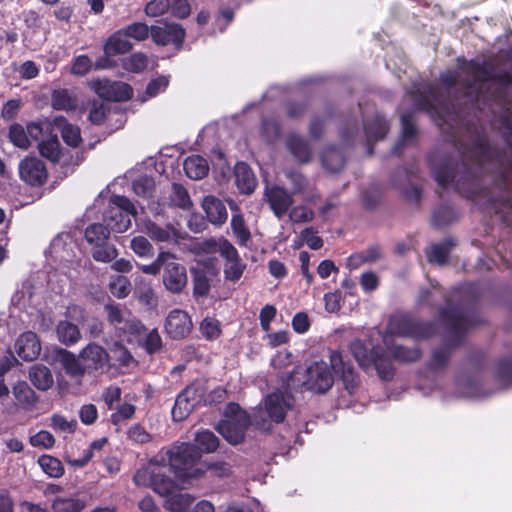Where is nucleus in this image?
Masks as SVG:
<instances>
[{
    "instance_id": "obj_1",
    "label": "nucleus",
    "mask_w": 512,
    "mask_h": 512,
    "mask_svg": "<svg viewBox=\"0 0 512 512\" xmlns=\"http://www.w3.org/2000/svg\"><path fill=\"white\" fill-rule=\"evenodd\" d=\"M476 154L475 170L462 162L463 172L457 176L455 165L450 159L441 162L434 170V178L442 189H446L455 180V189L464 198L476 201L488 195V190L479 186V171L483 163L497 161L502 163L504 151L492 146L485 135H478L472 141Z\"/></svg>"
},
{
    "instance_id": "obj_2",
    "label": "nucleus",
    "mask_w": 512,
    "mask_h": 512,
    "mask_svg": "<svg viewBox=\"0 0 512 512\" xmlns=\"http://www.w3.org/2000/svg\"><path fill=\"white\" fill-rule=\"evenodd\" d=\"M383 342L384 345L375 343L372 339H356L350 344V351L358 365L364 371L375 369L382 381L389 382L396 374L392 359L399 363H414L422 356V351L417 346L409 348L404 345H391L387 335H384Z\"/></svg>"
},
{
    "instance_id": "obj_3",
    "label": "nucleus",
    "mask_w": 512,
    "mask_h": 512,
    "mask_svg": "<svg viewBox=\"0 0 512 512\" xmlns=\"http://www.w3.org/2000/svg\"><path fill=\"white\" fill-rule=\"evenodd\" d=\"M444 307L439 308V318L444 323L448 336L446 344L442 348L433 351L430 369L433 371L444 368L452 355V350L459 347L466 336L467 331L473 326V321L463 315L460 309L452 305L451 297L443 294Z\"/></svg>"
},
{
    "instance_id": "obj_4",
    "label": "nucleus",
    "mask_w": 512,
    "mask_h": 512,
    "mask_svg": "<svg viewBox=\"0 0 512 512\" xmlns=\"http://www.w3.org/2000/svg\"><path fill=\"white\" fill-rule=\"evenodd\" d=\"M140 269L143 273L153 276L163 270V285L173 294L183 292L188 283L186 267L177 261L174 254L168 251L160 252L152 263L143 265Z\"/></svg>"
},
{
    "instance_id": "obj_5",
    "label": "nucleus",
    "mask_w": 512,
    "mask_h": 512,
    "mask_svg": "<svg viewBox=\"0 0 512 512\" xmlns=\"http://www.w3.org/2000/svg\"><path fill=\"white\" fill-rule=\"evenodd\" d=\"M438 326L435 321L422 320L409 313H399L390 316L385 335L410 338L414 340L430 339L437 334Z\"/></svg>"
},
{
    "instance_id": "obj_6",
    "label": "nucleus",
    "mask_w": 512,
    "mask_h": 512,
    "mask_svg": "<svg viewBox=\"0 0 512 512\" xmlns=\"http://www.w3.org/2000/svg\"><path fill=\"white\" fill-rule=\"evenodd\" d=\"M294 397L288 392L276 390L264 398V411L254 415V425L263 431L271 430V422L282 423L293 408Z\"/></svg>"
},
{
    "instance_id": "obj_7",
    "label": "nucleus",
    "mask_w": 512,
    "mask_h": 512,
    "mask_svg": "<svg viewBox=\"0 0 512 512\" xmlns=\"http://www.w3.org/2000/svg\"><path fill=\"white\" fill-rule=\"evenodd\" d=\"M224 416L225 418L217 425V431L232 445L242 443L251 425L249 414L238 403L230 402L226 406Z\"/></svg>"
},
{
    "instance_id": "obj_8",
    "label": "nucleus",
    "mask_w": 512,
    "mask_h": 512,
    "mask_svg": "<svg viewBox=\"0 0 512 512\" xmlns=\"http://www.w3.org/2000/svg\"><path fill=\"white\" fill-rule=\"evenodd\" d=\"M110 228L102 223H92L85 228L84 238L92 246V258L97 262L110 263L118 256V250L110 244Z\"/></svg>"
},
{
    "instance_id": "obj_9",
    "label": "nucleus",
    "mask_w": 512,
    "mask_h": 512,
    "mask_svg": "<svg viewBox=\"0 0 512 512\" xmlns=\"http://www.w3.org/2000/svg\"><path fill=\"white\" fill-rule=\"evenodd\" d=\"M333 372L331 363L314 361L305 370L302 386L315 394H325L334 384Z\"/></svg>"
},
{
    "instance_id": "obj_10",
    "label": "nucleus",
    "mask_w": 512,
    "mask_h": 512,
    "mask_svg": "<svg viewBox=\"0 0 512 512\" xmlns=\"http://www.w3.org/2000/svg\"><path fill=\"white\" fill-rule=\"evenodd\" d=\"M466 72L474 82H493L503 88L512 86V74L507 70L496 71L493 63L471 59L466 63Z\"/></svg>"
},
{
    "instance_id": "obj_11",
    "label": "nucleus",
    "mask_w": 512,
    "mask_h": 512,
    "mask_svg": "<svg viewBox=\"0 0 512 512\" xmlns=\"http://www.w3.org/2000/svg\"><path fill=\"white\" fill-rule=\"evenodd\" d=\"M201 458L199 449L191 443H181L173 446L164 452L162 461H168L169 470H173L176 474L186 476V471L196 464Z\"/></svg>"
},
{
    "instance_id": "obj_12",
    "label": "nucleus",
    "mask_w": 512,
    "mask_h": 512,
    "mask_svg": "<svg viewBox=\"0 0 512 512\" xmlns=\"http://www.w3.org/2000/svg\"><path fill=\"white\" fill-rule=\"evenodd\" d=\"M150 36L156 45H172L179 51L183 47L186 30L182 24L165 21L163 25H152L150 27Z\"/></svg>"
},
{
    "instance_id": "obj_13",
    "label": "nucleus",
    "mask_w": 512,
    "mask_h": 512,
    "mask_svg": "<svg viewBox=\"0 0 512 512\" xmlns=\"http://www.w3.org/2000/svg\"><path fill=\"white\" fill-rule=\"evenodd\" d=\"M494 184L502 190L500 197L489 199L494 212L496 214L504 211L512 213V157L507 160L503 170L495 178Z\"/></svg>"
},
{
    "instance_id": "obj_14",
    "label": "nucleus",
    "mask_w": 512,
    "mask_h": 512,
    "mask_svg": "<svg viewBox=\"0 0 512 512\" xmlns=\"http://www.w3.org/2000/svg\"><path fill=\"white\" fill-rule=\"evenodd\" d=\"M92 87L101 99L109 102H123L133 97V88L128 83L121 81L96 80Z\"/></svg>"
},
{
    "instance_id": "obj_15",
    "label": "nucleus",
    "mask_w": 512,
    "mask_h": 512,
    "mask_svg": "<svg viewBox=\"0 0 512 512\" xmlns=\"http://www.w3.org/2000/svg\"><path fill=\"white\" fill-rule=\"evenodd\" d=\"M195 299L208 297L213 277L218 276L219 270L212 264L204 262L190 269Z\"/></svg>"
},
{
    "instance_id": "obj_16",
    "label": "nucleus",
    "mask_w": 512,
    "mask_h": 512,
    "mask_svg": "<svg viewBox=\"0 0 512 512\" xmlns=\"http://www.w3.org/2000/svg\"><path fill=\"white\" fill-rule=\"evenodd\" d=\"M193 329V323L189 314L181 309L171 310L164 323V332L171 340L187 338Z\"/></svg>"
},
{
    "instance_id": "obj_17",
    "label": "nucleus",
    "mask_w": 512,
    "mask_h": 512,
    "mask_svg": "<svg viewBox=\"0 0 512 512\" xmlns=\"http://www.w3.org/2000/svg\"><path fill=\"white\" fill-rule=\"evenodd\" d=\"M20 178L30 186L40 187L48 178L45 163L36 156H26L19 163Z\"/></svg>"
},
{
    "instance_id": "obj_18",
    "label": "nucleus",
    "mask_w": 512,
    "mask_h": 512,
    "mask_svg": "<svg viewBox=\"0 0 512 512\" xmlns=\"http://www.w3.org/2000/svg\"><path fill=\"white\" fill-rule=\"evenodd\" d=\"M220 255L226 260L223 269L225 280L233 283L238 282L246 269V264L229 240L223 239Z\"/></svg>"
},
{
    "instance_id": "obj_19",
    "label": "nucleus",
    "mask_w": 512,
    "mask_h": 512,
    "mask_svg": "<svg viewBox=\"0 0 512 512\" xmlns=\"http://www.w3.org/2000/svg\"><path fill=\"white\" fill-rule=\"evenodd\" d=\"M329 360L331 367L336 374L341 375L345 390L350 394H354L359 386L360 379L358 373L355 371L354 366L350 362H346L338 350H330Z\"/></svg>"
},
{
    "instance_id": "obj_20",
    "label": "nucleus",
    "mask_w": 512,
    "mask_h": 512,
    "mask_svg": "<svg viewBox=\"0 0 512 512\" xmlns=\"http://www.w3.org/2000/svg\"><path fill=\"white\" fill-rule=\"evenodd\" d=\"M79 358L85 373H92L103 370L107 366L109 354L102 346L96 343H89L81 350Z\"/></svg>"
},
{
    "instance_id": "obj_21",
    "label": "nucleus",
    "mask_w": 512,
    "mask_h": 512,
    "mask_svg": "<svg viewBox=\"0 0 512 512\" xmlns=\"http://www.w3.org/2000/svg\"><path fill=\"white\" fill-rule=\"evenodd\" d=\"M265 197L270 209L279 219L289 211L294 203L292 194L278 185L266 187Z\"/></svg>"
},
{
    "instance_id": "obj_22",
    "label": "nucleus",
    "mask_w": 512,
    "mask_h": 512,
    "mask_svg": "<svg viewBox=\"0 0 512 512\" xmlns=\"http://www.w3.org/2000/svg\"><path fill=\"white\" fill-rule=\"evenodd\" d=\"M15 351L24 361H33L41 353V343L36 333L27 331L22 333L15 342Z\"/></svg>"
},
{
    "instance_id": "obj_23",
    "label": "nucleus",
    "mask_w": 512,
    "mask_h": 512,
    "mask_svg": "<svg viewBox=\"0 0 512 512\" xmlns=\"http://www.w3.org/2000/svg\"><path fill=\"white\" fill-rule=\"evenodd\" d=\"M206 219L215 226L223 225L228 219V212L224 202L213 195H207L203 198L201 204Z\"/></svg>"
},
{
    "instance_id": "obj_24",
    "label": "nucleus",
    "mask_w": 512,
    "mask_h": 512,
    "mask_svg": "<svg viewBox=\"0 0 512 512\" xmlns=\"http://www.w3.org/2000/svg\"><path fill=\"white\" fill-rule=\"evenodd\" d=\"M236 186L241 194L250 195L257 186V179L246 162H237L234 167Z\"/></svg>"
},
{
    "instance_id": "obj_25",
    "label": "nucleus",
    "mask_w": 512,
    "mask_h": 512,
    "mask_svg": "<svg viewBox=\"0 0 512 512\" xmlns=\"http://www.w3.org/2000/svg\"><path fill=\"white\" fill-rule=\"evenodd\" d=\"M363 126L369 146L368 153L372 155L371 145L386 136L389 131V123L383 116L376 115L372 119L366 120Z\"/></svg>"
},
{
    "instance_id": "obj_26",
    "label": "nucleus",
    "mask_w": 512,
    "mask_h": 512,
    "mask_svg": "<svg viewBox=\"0 0 512 512\" xmlns=\"http://www.w3.org/2000/svg\"><path fill=\"white\" fill-rule=\"evenodd\" d=\"M54 360L61 364L66 374L71 377H80L85 374L80 358L64 348H57L54 351Z\"/></svg>"
},
{
    "instance_id": "obj_27",
    "label": "nucleus",
    "mask_w": 512,
    "mask_h": 512,
    "mask_svg": "<svg viewBox=\"0 0 512 512\" xmlns=\"http://www.w3.org/2000/svg\"><path fill=\"white\" fill-rule=\"evenodd\" d=\"M53 125L60 131L64 143L72 148H77L82 142L81 130L77 125L70 123L64 116H56Z\"/></svg>"
},
{
    "instance_id": "obj_28",
    "label": "nucleus",
    "mask_w": 512,
    "mask_h": 512,
    "mask_svg": "<svg viewBox=\"0 0 512 512\" xmlns=\"http://www.w3.org/2000/svg\"><path fill=\"white\" fill-rule=\"evenodd\" d=\"M131 216L122 212L117 207L109 206L103 215L105 225L110 228L111 231L122 233L127 231L131 226Z\"/></svg>"
},
{
    "instance_id": "obj_29",
    "label": "nucleus",
    "mask_w": 512,
    "mask_h": 512,
    "mask_svg": "<svg viewBox=\"0 0 512 512\" xmlns=\"http://www.w3.org/2000/svg\"><path fill=\"white\" fill-rule=\"evenodd\" d=\"M456 246V240L452 237L444 241L432 244L429 250H426V257L429 263L445 265L448 263L451 250Z\"/></svg>"
},
{
    "instance_id": "obj_30",
    "label": "nucleus",
    "mask_w": 512,
    "mask_h": 512,
    "mask_svg": "<svg viewBox=\"0 0 512 512\" xmlns=\"http://www.w3.org/2000/svg\"><path fill=\"white\" fill-rule=\"evenodd\" d=\"M133 48L132 43L124 36L122 29L114 32L106 40L103 51L107 55L117 56L130 52Z\"/></svg>"
},
{
    "instance_id": "obj_31",
    "label": "nucleus",
    "mask_w": 512,
    "mask_h": 512,
    "mask_svg": "<svg viewBox=\"0 0 512 512\" xmlns=\"http://www.w3.org/2000/svg\"><path fill=\"white\" fill-rule=\"evenodd\" d=\"M401 126V138L392 150V153L395 155H400L404 144L412 141L417 136V128L415 125L414 114L412 112H405L401 115Z\"/></svg>"
},
{
    "instance_id": "obj_32",
    "label": "nucleus",
    "mask_w": 512,
    "mask_h": 512,
    "mask_svg": "<svg viewBox=\"0 0 512 512\" xmlns=\"http://www.w3.org/2000/svg\"><path fill=\"white\" fill-rule=\"evenodd\" d=\"M321 161L323 166L333 172L341 171L346 164L344 151L337 146H329L321 153Z\"/></svg>"
},
{
    "instance_id": "obj_33",
    "label": "nucleus",
    "mask_w": 512,
    "mask_h": 512,
    "mask_svg": "<svg viewBox=\"0 0 512 512\" xmlns=\"http://www.w3.org/2000/svg\"><path fill=\"white\" fill-rule=\"evenodd\" d=\"M13 394L17 403L27 411L35 408L38 396L25 381L17 382L13 387Z\"/></svg>"
},
{
    "instance_id": "obj_34",
    "label": "nucleus",
    "mask_w": 512,
    "mask_h": 512,
    "mask_svg": "<svg viewBox=\"0 0 512 512\" xmlns=\"http://www.w3.org/2000/svg\"><path fill=\"white\" fill-rule=\"evenodd\" d=\"M194 500L193 496L181 492L178 488L177 491L165 497L163 507L172 512H187Z\"/></svg>"
},
{
    "instance_id": "obj_35",
    "label": "nucleus",
    "mask_w": 512,
    "mask_h": 512,
    "mask_svg": "<svg viewBox=\"0 0 512 512\" xmlns=\"http://www.w3.org/2000/svg\"><path fill=\"white\" fill-rule=\"evenodd\" d=\"M186 175L193 180H200L207 176L209 165L207 160L200 155L187 157L183 164Z\"/></svg>"
},
{
    "instance_id": "obj_36",
    "label": "nucleus",
    "mask_w": 512,
    "mask_h": 512,
    "mask_svg": "<svg viewBox=\"0 0 512 512\" xmlns=\"http://www.w3.org/2000/svg\"><path fill=\"white\" fill-rule=\"evenodd\" d=\"M29 379L31 383L41 391H46L52 387L54 380L50 369L44 365H33L29 370Z\"/></svg>"
},
{
    "instance_id": "obj_37",
    "label": "nucleus",
    "mask_w": 512,
    "mask_h": 512,
    "mask_svg": "<svg viewBox=\"0 0 512 512\" xmlns=\"http://www.w3.org/2000/svg\"><path fill=\"white\" fill-rule=\"evenodd\" d=\"M165 465L159 466L157 473L155 475L154 481L152 483L151 488L153 491L157 494H159L162 497H166L167 495L171 494L172 492H175L178 490V484L177 482L172 479L170 476L166 475L163 469H165Z\"/></svg>"
},
{
    "instance_id": "obj_38",
    "label": "nucleus",
    "mask_w": 512,
    "mask_h": 512,
    "mask_svg": "<svg viewBox=\"0 0 512 512\" xmlns=\"http://www.w3.org/2000/svg\"><path fill=\"white\" fill-rule=\"evenodd\" d=\"M286 145L291 154L300 162L307 163L311 160V148L304 138L295 134L290 135L287 138Z\"/></svg>"
},
{
    "instance_id": "obj_39",
    "label": "nucleus",
    "mask_w": 512,
    "mask_h": 512,
    "mask_svg": "<svg viewBox=\"0 0 512 512\" xmlns=\"http://www.w3.org/2000/svg\"><path fill=\"white\" fill-rule=\"evenodd\" d=\"M334 116V111L328 107L323 114H314L309 122V135L313 140H320L325 134L328 121Z\"/></svg>"
},
{
    "instance_id": "obj_40",
    "label": "nucleus",
    "mask_w": 512,
    "mask_h": 512,
    "mask_svg": "<svg viewBox=\"0 0 512 512\" xmlns=\"http://www.w3.org/2000/svg\"><path fill=\"white\" fill-rule=\"evenodd\" d=\"M56 333L58 340L66 346H72L76 344L81 338V333L78 326L66 320L60 321L57 324Z\"/></svg>"
},
{
    "instance_id": "obj_41",
    "label": "nucleus",
    "mask_w": 512,
    "mask_h": 512,
    "mask_svg": "<svg viewBox=\"0 0 512 512\" xmlns=\"http://www.w3.org/2000/svg\"><path fill=\"white\" fill-rule=\"evenodd\" d=\"M180 394L192 405L195 409L202 403H206L205 394L206 386L202 381L196 380L187 385Z\"/></svg>"
},
{
    "instance_id": "obj_42",
    "label": "nucleus",
    "mask_w": 512,
    "mask_h": 512,
    "mask_svg": "<svg viewBox=\"0 0 512 512\" xmlns=\"http://www.w3.org/2000/svg\"><path fill=\"white\" fill-rule=\"evenodd\" d=\"M38 150L42 157L53 163H57L61 157V144L57 135H50L38 144Z\"/></svg>"
},
{
    "instance_id": "obj_43",
    "label": "nucleus",
    "mask_w": 512,
    "mask_h": 512,
    "mask_svg": "<svg viewBox=\"0 0 512 512\" xmlns=\"http://www.w3.org/2000/svg\"><path fill=\"white\" fill-rule=\"evenodd\" d=\"M51 105L55 110L71 111L76 109L77 101L67 89H56L51 94Z\"/></svg>"
},
{
    "instance_id": "obj_44",
    "label": "nucleus",
    "mask_w": 512,
    "mask_h": 512,
    "mask_svg": "<svg viewBox=\"0 0 512 512\" xmlns=\"http://www.w3.org/2000/svg\"><path fill=\"white\" fill-rule=\"evenodd\" d=\"M37 463L41 467L42 471L50 478H60L64 475L65 469L62 462L51 455H41Z\"/></svg>"
},
{
    "instance_id": "obj_45",
    "label": "nucleus",
    "mask_w": 512,
    "mask_h": 512,
    "mask_svg": "<svg viewBox=\"0 0 512 512\" xmlns=\"http://www.w3.org/2000/svg\"><path fill=\"white\" fill-rule=\"evenodd\" d=\"M86 506L79 498L56 497L51 504L53 512H81Z\"/></svg>"
},
{
    "instance_id": "obj_46",
    "label": "nucleus",
    "mask_w": 512,
    "mask_h": 512,
    "mask_svg": "<svg viewBox=\"0 0 512 512\" xmlns=\"http://www.w3.org/2000/svg\"><path fill=\"white\" fill-rule=\"evenodd\" d=\"M199 452L212 453L216 451L219 446V438L211 431L204 430L198 432L195 437V444Z\"/></svg>"
},
{
    "instance_id": "obj_47",
    "label": "nucleus",
    "mask_w": 512,
    "mask_h": 512,
    "mask_svg": "<svg viewBox=\"0 0 512 512\" xmlns=\"http://www.w3.org/2000/svg\"><path fill=\"white\" fill-rule=\"evenodd\" d=\"M231 228L233 234L238 240L240 246H247L251 240V232L246 226L244 217L241 213L233 214L231 218Z\"/></svg>"
},
{
    "instance_id": "obj_48",
    "label": "nucleus",
    "mask_w": 512,
    "mask_h": 512,
    "mask_svg": "<svg viewBox=\"0 0 512 512\" xmlns=\"http://www.w3.org/2000/svg\"><path fill=\"white\" fill-rule=\"evenodd\" d=\"M111 358L119 367H129L131 364H137L129 349L120 342H115L111 348Z\"/></svg>"
},
{
    "instance_id": "obj_49",
    "label": "nucleus",
    "mask_w": 512,
    "mask_h": 512,
    "mask_svg": "<svg viewBox=\"0 0 512 512\" xmlns=\"http://www.w3.org/2000/svg\"><path fill=\"white\" fill-rule=\"evenodd\" d=\"M496 380L505 387L512 385V355L498 360L495 369Z\"/></svg>"
},
{
    "instance_id": "obj_50",
    "label": "nucleus",
    "mask_w": 512,
    "mask_h": 512,
    "mask_svg": "<svg viewBox=\"0 0 512 512\" xmlns=\"http://www.w3.org/2000/svg\"><path fill=\"white\" fill-rule=\"evenodd\" d=\"M260 133L266 142L273 143L281 136V123L274 117L263 118Z\"/></svg>"
},
{
    "instance_id": "obj_51",
    "label": "nucleus",
    "mask_w": 512,
    "mask_h": 512,
    "mask_svg": "<svg viewBox=\"0 0 512 512\" xmlns=\"http://www.w3.org/2000/svg\"><path fill=\"white\" fill-rule=\"evenodd\" d=\"M147 328L145 325L136 317L126 318L123 325L119 329V335L125 337H133L139 339L146 333Z\"/></svg>"
},
{
    "instance_id": "obj_52",
    "label": "nucleus",
    "mask_w": 512,
    "mask_h": 512,
    "mask_svg": "<svg viewBox=\"0 0 512 512\" xmlns=\"http://www.w3.org/2000/svg\"><path fill=\"white\" fill-rule=\"evenodd\" d=\"M455 220L456 215L453 208L447 205H441L433 212L431 222L434 227L442 228Z\"/></svg>"
},
{
    "instance_id": "obj_53",
    "label": "nucleus",
    "mask_w": 512,
    "mask_h": 512,
    "mask_svg": "<svg viewBox=\"0 0 512 512\" xmlns=\"http://www.w3.org/2000/svg\"><path fill=\"white\" fill-rule=\"evenodd\" d=\"M159 466L150 465L143 466L135 472L133 481L137 486L151 487Z\"/></svg>"
},
{
    "instance_id": "obj_54",
    "label": "nucleus",
    "mask_w": 512,
    "mask_h": 512,
    "mask_svg": "<svg viewBox=\"0 0 512 512\" xmlns=\"http://www.w3.org/2000/svg\"><path fill=\"white\" fill-rule=\"evenodd\" d=\"M8 138L14 146L21 149H28L30 140L27 136L26 130L19 123H13L9 127Z\"/></svg>"
},
{
    "instance_id": "obj_55",
    "label": "nucleus",
    "mask_w": 512,
    "mask_h": 512,
    "mask_svg": "<svg viewBox=\"0 0 512 512\" xmlns=\"http://www.w3.org/2000/svg\"><path fill=\"white\" fill-rule=\"evenodd\" d=\"M310 105L308 99L290 100L285 103L286 115L290 119H301L306 115Z\"/></svg>"
},
{
    "instance_id": "obj_56",
    "label": "nucleus",
    "mask_w": 512,
    "mask_h": 512,
    "mask_svg": "<svg viewBox=\"0 0 512 512\" xmlns=\"http://www.w3.org/2000/svg\"><path fill=\"white\" fill-rule=\"evenodd\" d=\"M104 311L106 312L109 324L119 331L120 327L126 320L122 305L120 303H107L104 306Z\"/></svg>"
},
{
    "instance_id": "obj_57",
    "label": "nucleus",
    "mask_w": 512,
    "mask_h": 512,
    "mask_svg": "<svg viewBox=\"0 0 512 512\" xmlns=\"http://www.w3.org/2000/svg\"><path fill=\"white\" fill-rule=\"evenodd\" d=\"M171 201L176 207L182 209H190L192 206V201L187 189L180 183L172 184Z\"/></svg>"
},
{
    "instance_id": "obj_58",
    "label": "nucleus",
    "mask_w": 512,
    "mask_h": 512,
    "mask_svg": "<svg viewBox=\"0 0 512 512\" xmlns=\"http://www.w3.org/2000/svg\"><path fill=\"white\" fill-rule=\"evenodd\" d=\"M124 36L127 38H133L137 41H144L150 35V27L143 22H134L122 28Z\"/></svg>"
},
{
    "instance_id": "obj_59",
    "label": "nucleus",
    "mask_w": 512,
    "mask_h": 512,
    "mask_svg": "<svg viewBox=\"0 0 512 512\" xmlns=\"http://www.w3.org/2000/svg\"><path fill=\"white\" fill-rule=\"evenodd\" d=\"M132 188L136 195L148 199L153 196L155 183L151 177L143 176L133 181Z\"/></svg>"
},
{
    "instance_id": "obj_60",
    "label": "nucleus",
    "mask_w": 512,
    "mask_h": 512,
    "mask_svg": "<svg viewBox=\"0 0 512 512\" xmlns=\"http://www.w3.org/2000/svg\"><path fill=\"white\" fill-rule=\"evenodd\" d=\"M130 248L133 252L143 258H151L154 255V248L144 236H136L131 240Z\"/></svg>"
},
{
    "instance_id": "obj_61",
    "label": "nucleus",
    "mask_w": 512,
    "mask_h": 512,
    "mask_svg": "<svg viewBox=\"0 0 512 512\" xmlns=\"http://www.w3.org/2000/svg\"><path fill=\"white\" fill-rule=\"evenodd\" d=\"M193 410L192 405L179 393L171 411L172 418L174 421H183Z\"/></svg>"
},
{
    "instance_id": "obj_62",
    "label": "nucleus",
    "mask_w": 512,
    "mask_h": 512,
    "mask_svg": "<svg viewBox=\"0 0 512 512\" xmlns=\"http://www.w3.org/2000/svg\"><path fill=\"white\" fill-rule=\"evenodd\" d=\"M136 407L131 403H122L117 410L111 414L110 421L113 425L118 426L123 421L130 420L134 417Z\"/></svg>"
},
{
    "instance_id": "obj_63",
    "label": "nucleus",
    "mask_w": 512,
    "mask_h": 512,
    "mask_svg": "<svg viewBox=\"0 0 512 512\" xmlns=\"http://www.w3.org/2000/svg\"><path fill=\"white\" fill-rule=\"evenodd\" d=\"M110 113V107L102 102L93 101L88 119L94 125H101L104 123L107 114Z\"/></svg>"
},
{
    "instance_id": "obj_64",
    "label": "nucleus",
    "mask_w": 512,
    "mask_h": 512,
    "mask_svg": "<svg viewBox=\"0 0 512 512\" xmlns=\"http://www.w3.org/2000/svg\"><path fill=\"white\" fill-rule=\"evenodd\" d=\"M92 68L93 62L87 55H78L73 59L71 73L77 76H85Z\"/></svg>"
}]
</instances>
